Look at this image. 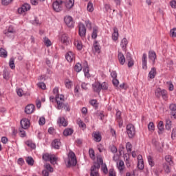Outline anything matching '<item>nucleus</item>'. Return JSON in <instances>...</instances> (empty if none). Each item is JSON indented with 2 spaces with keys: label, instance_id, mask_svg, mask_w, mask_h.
Masks as SVG:
<instances>
[{
  "label": "nucleus",
  "instance_id": "obj_38",
  "mask_svg": "<svg viewBox=\"0 0 176 176\" xmlns=\"http://www.w3.org/2000/svg\"><path fill=\"white\" fill-rule=\"evenodd\" d=\"M0 57H3L4 58L8 57V52H6L3 48L0 49Z\"/></svg>",
  "mask_w": 176,
  "mask_h": 176
},
{
  "label": "nucleus",
  "instance_id": "obj_20",
  "mask_svg": "<svg viewBox=\"0 0 176 176\" xmlns=\"http://www.w3.org/2000/svg\"><path fill=\"white\" fill-rule=\"evenodd\" d=\"M34 111H35V106H34V104H28L25 108V112L28 115L32 113Z\"/></svg>",
  "mask_w": 176,
  "mask_h": 176
},
{
  "label": "nucleus",
  "instance_id": "obj_45",
  "mask_svg": "<svg viewBox=\"0 0 176 176\" xmlns=\"http://www.w3.org/2000/svg\"><path fill=\"white\" fill-rule=\"evenodd\" d=\"M89 104L92 105L94 108H98V103H97V100H91L89 101Z\"/></svg>",
  "mask_w": 176,
  "mask_h": 176
},
{
  "label": "nucleus",
  "instance_id": "obj_13",
  "mask_svg": "<svg viewBox=\"0 0 176 176\" xmlns=\"http://www.w3.org/2000/svg\"><path fill=\"white\" fill-rule=\"evenodd\" d=\"M117 168L120 174H123L124 173V169L126 168L124 162L122 160L118 161V162H117Z\"/></svg>",
  "mask_w": 176,
  "mask_h": 176
},
{
  "label": "nucleus",
  "instance_id": "obj_31",
  "mask_svg": "<svg viewBox=\"0 0 176 176\" xmlns=\"http://www.w3.org/2000/svg\"><path fill=\"white\" fill-rule=\"evenodd\" d=\"M121 116H122V112H120V111H117L116 119H117L118 122H119L120 127H121V126L122 124Z\"/></svg>",
  "mask_w": 176,
  "mask_h": 176
},
{
  "label": "nucleus",
  "instance_id": "obj_60",
  "mask_svg": "<svg viewBox=\"0 0 176 176\" xmlns=\"http://www.w3.org/2000/svg\"><path fill=\"white\" fill-rule=\"evenodd\" d=\"M85 76H87V78H89L90 76V74H89V67H85L83 69Z\"/></svg>",
  "mask_w": 176,
  "mask_h": 176
},
{
  "label": "nucleus",
  "instance_id": "obj_9",
  "mask_svg": "<svg viewBox=\"0 0 176 176\" xmlns=\"http://www.w3.org/2000/svg\"><path fill=\"white\" fill-rule=\"evenodd\" d=\"M4 34L6 36L12 38L14 36V34H16V30H14V28H13V26H9L8 30H6L4 31Z\"/></svg>",
  "mask_w": 176,
  "mask_h": 176
},
{
  "label": "nucleus",
  "instance_id": "obj_55",
  "mask_svg": "<svg viewBox=\"0 0 176 176\" xmlns=\"http://www.w3.org/2000/svg\"><path fill=\"white\" fill-rule=\"evenodd\" d=\"M126 148L127 152H131V149L133 148L131 143L127 142L126 144Z\"/></svg>",
  "mask_w": 176,
  "mask_h": 176
},
{
  "label": "nucleus",
  "instance_id": "obj_49",
  "mask_svg": "<svg viewBox=\"0 0 176 176\" xmlns=\"http://www.w3.org/2000/svg\"><path fill=\"white\" fill-rule=\"evenodd\" d=\"M100 90H108V83L102 82L100 84Z\"/></svg>",
  "mask_w": 176,
  "mask_h": 176
},
{
  "label": "nucleus",
  "instance_id": "obj_63",
  "mask_svg": "<svg viewBox=\"0 0 176 176\" xmlns=\"http://www.w3.org/2000/svg\"><path fill=\"white\" fill-rule=\"evenodd\" d=\"M170 5L173 9H176V1L173 0L172 1L170 2Z\"/></svg>",
  "mask_w": 176,
  "mask_h": 176
},
{
  "label": "nucleus",
  "instance_id": "obj_64",
  "mask_svg": "<svg viewBox=\"0 0 176 176\" xmlns=\"http://www.w3.org/2000/svg\"><path fill=\"white\" fill-rule=\"evenodd\" d=\"M169 109H170V111H176V104H170Z\"/></svg>",
  "mask_w": 176,
  "mask_h": 176
},
{
  "label": "nucleus",
  "instance_id": "obj_56",
  "mask_svg": "<svg viewBox=\"0 0 176 176\" xmlns=\"http://www.w3.org/2000/svg\"><path fill=\"white\" fill-rule=\"evenodd\" d=\"M38 123L41 126H43V124H45V123H46V120L45 119V118L41 117L39 119Z\"/></svg>",
  "mask_w": 176,
  "mask_h": 176
},
{
  "label": "nucleus",
  "instance_id": "obj_61",
  "mask_svg": "<svg viewBox=\"0 0 176 176\" xmlns=\"http://www.w3.org/2000/svg\"><path fill=\"white\" fill-rule=\"evenodd\" d=\"M85 24L88 30H91V22H90L89 20H87L85 21Z\"/></svg>",
  "mask_w": 176,
  "mask_h": 176
},
{
  "label": "nucleus",
  "instance_id": "obj_34",
  "mask_svg": "<svg viewBox=\"0 0 176 176\" xmlns=\"http://www.w3.org/2000/svg\"><path fill=\"white\" fill-rule=\"evenodd\" d=\"M77 123L78 124L79 127L82 129V130H85V129H86V124H85V122H83V121H82L80 118H78L77 120Z\"/></svg>",
  "mask_w": 176,
  "mask_h": 176
},
{
  "label": "nucleus",
  "instance_id": "obj_47",
  "mask_svg": "<svg viewBox=\"0 0 176 176\" xmlns=\"http://www.w3.org/2000/svg\"><path fill=\"white\" fill-rule=\"evenodd\" d=\"M171 120H166V130H171Z\"/></svg>",
  "mask_w": 176,
  "mask_h": 176
},
{
  "label": "nucleus",
  "instance_id": "obj_11",
  "mask_svg": "<svg viewBox=\"0 0 176 176\" xmlns=\"http://www.w3.org/2000/svg\"><path fill=\"white\" fill-rule=\"evenodd\" d=\"M78 34L81 37L86 36V27L85 26V24L82 23L78 24Z\"/></svg>",
  "mask_w": 176,
  "mask_h": 176
},
{
  "label": "nucleus",
  "instance_id": "obj_50",
  "mask_svg": "<svg viewBox=\"0 0 176 176\" xmlns=\"http://www.w3.org/2000/svg\"><path fill=\"white\" fill-rule=\"evenodd\" d=\"M138 167L139 168V170H144V161H138Z\"/></svg>",
  "mask_w": 176,
  "mask_h": 176
},
{
  "label": "nucleus",
  "instance_id": "obj_53",
  "mask_svg": "<svg viewBox=\"0 0 176 176\" xmlns=\"http://www.w3.org/2000/svg\"><path fill=\"white\" fill-rule=\"evenodd\" d=\"M148 129L149 131H153V130H155V124H153V122H150L148 124Z\"/></svg>",
  "mask_w": 176,
  "mask_h": 176
},
{
  "label": "nucleus",
  "instance_id": "obj_16",
  "mask_svg": "<svg viewBox=\"0 0 176 176\" xmlns=\"http://www.w3.org/2000/svg\"><path fill=\"white\" fill-rule=\"evenodd\" d=\"M60 42L63 43V45H69V37H68V34H63L60 36Z\"/></svg>",
  "mask_w": 176,
  "mask_h": 176
},
{
  "label": "nucleus",
  "instance_id": "obj_17",
  "mask_svg": "<svg viewBox=\"0 0 176 176\" xmlns=\"http://www.w3.org/2000/svg\"><path fill=\"white\" fill-rule=\"evenodd\" d=\"M111 38L114 42H116V41L119 39V30H118V28H113V32L112 33Z\"/></svg>",
  "mask_w": 176,
  "mask_h": 176
},
{
  "label": "nucleus",
  "instance_id": "obj_8",
  "mask_svg": "<svg viewBox=\"0 0 176 176\" xmlns=\"http://www.w3.org/2000/svg\"><path fill=\"white\" fill-rule=\"evenodd\" d=\"M52 8L55 12H61L63 10V1H56L52 4Z\"/></svg>",
  "mask_w": 176,
  "mask_h": 176
},
{
  "label": "nucleus",
  "instance_id": "obj_5",
  "mask_svg": "<svg viewBox=\"0 0 176 176\" xmlns=\"http://www.w3.org/2000/svg\"><path fill=\"white\" fill-rule=\"evenodd\" d=\"M68 164L69 166H76V155H75V153L72 151H69L68 154Z\"/></svg>",
  "mask_w": 176,
  "mask_h": 176
},
{
  "label": "nucleus",
  "instance_id": "obj_28",
  "mask_svg": "<svg viewBox=\"0 0 176 176\" xmlns=\"http://www.w3.org/2000/svg\"><path fill=\"white\" fill-rule=\"evenodd\" d=\"M74 46L76 47V49L78 50H82L83 49V44L82 43V41L78 40H75L74 43Z\"/></svg>",
  "mask_w": 176,
  "mask_h": 176
},
{
  "label": "nucleus",
  "instance_id": "obj_18",
  "mask_svg": "<svg viewBox=\"0 0 176 176\" xmlns=\"http://www.w3.org/2000/svg\"><path fill=\"white\" fill-rule=\"evenodd\" d=\"M74 5H75V0H65V6L69 10L74 8Z\"/></svg>",
  "mask_w": 176,
  "mask_h": 176
},
{
  "label": "nucleus",
  "instance_id": "obj_51",
  "mask_svg": "<svg viewBox=\"0 0 176 176\" xmlns=\"http://www.w3.org/2000/svg\"><path fill=\"white\" fill-rule=\"evenodd\" d=\"M164 170L166 174H168L171 171V169L170 168V166L167 165V164H164Z\"/></svg>",
  "mask_w": 176,
  "mask_h": 176
},
{
  "label": "nucleus",
  "instance_id": "obj_43",
  "mask_svg": "<svg viewBox=\"0 0 176 176\" xmlns=\"http://www.w3.org/2000/svg\"><path fill=\"white\" fill-rule=\"evenodd\" d=\"M65 87L67 89H71L72 87V81L70 80H66L65 82Z\"/></svg>",
  "mask_w": 176,
  "mask_h": 176
},
{
  "label": "nucleus",
  "instance_id": "obj_3",
  "mask_svg": "<svg viewBox=\"0 0 176 176\" xmlns=\"http://www.w3.org/2000/svg\"><path fill=\"white\" fill-rule=\"evenodd\" d=\"M155 94L157 98H160V97H162L164 101H167L168 98L167 91L166 89H162V88H157Z\"/></svg>",
  "mask_w": 176,
  "mask_h": 176
},
{
  "label": "nucleus",
  "instance_id": "obj_27",
  "mask_svg": "<svg viewBox=\"0 0 176 176\" xmlns=\"http://www.w3.org/2000/svg\"><path fill=\"white\" fill-rule=\"evenodd\" d=\"M148 58L151 60L153 64L155 65V60H156V53L153 51H150L148 52Z\"/></svg>",
  "mask_w": 176,
  "mask_h": 176
},
{
  "label": "nucleus",
  "instance_id": "obj_37",
  "mask_svg": "<svg viewBox=\"0 0 176 176\" xmlns=\"http://www.w3.org/2000/svg\"><path fill=\"white\" fill-rule=\"evenodd\" d=\"M43 42L47 47H50V46H52V41H50V39H49V38L45 37L43 38Z\"/></svg>",
  "mask_w": 176,
  "mask_h": 176
},
{
  "label": "nucleus",
  "instance_id": "obj_2",
  "mask_svg": "<svg viewBox=\"0 0 176 176\" xmlns=\"http://www.w3.org/2000/svg\"><path fill=\"white\" fill-rule=\"evenodd\" d=\"M102 164H104L102 158H101V157L98 158V162L96 163L91 168V176H98V169L100 168V166Z\"/></svg>",
  "mask_w": 176,
  "mask_h": 176
},
{
  "label": "nucleus",
  "instance_id": "obj_57",
  "mask_svg": "<svg viewBox=\"0 0 176 176\" xmlns=\"http://www.w3.org/2000/svg\"><path fill=\"white\" fill-rule=\"evenodd\" d=\"M170 35L173 38H175V36H176V28H173V29L170 30Z\"/></svg>",
  "mask_w": 176,
  "mask_h": 176
},
{
  "label": "nucleus",
  "instance_id": "obj_26",
  "mask_svg": "<svg viewBox=\"0 0 176 176\" xmlns=\"http://www.w3.org/2000/svg\"><path fill=\"white\" fill-rule=\"evenodd\" d=\"M52 146L55 149H60V146H61V142H60V140L58 139H55L52 142Z\"/></svg>",
  "mask_w": 176,
  "mask_h": 176
},
{
  "label": "nucleus",
  "instance_id": "obj_1",
  "mask_svg": "<svg viewBox=\"0 0 176 176\" xmlns=\"http://www.w3.org/2000/svg\"><path fill=\"white\" fill-rule=\"evenodd\" d=\"M52 93L54 96L50 97V101L52 102H54V101H56L57 104V109H63L64 102L65 101L64 99V95L58 94V87H57L53 89Z\"/></svg>",
  "mask_w": 176,
  "mask_h": 176
},
{
  "label": "nucleus",
  "instance_id": "obj_36",
  "mask_svg": "<svg viewBox=\"0 0 176 176\" xmlns=\"http://www.w3.org/2000/svg\"><path fill=\"white\" fill-rule=\"evenodd\" d=\"M128 43H129V42L127 41V38H122V40L121 41V46L123 50L126 49Z\"/></svg>",
  "mask_w": 176,
  "mask_h": 176
},
{
  "label": "nucleus",
  "instance_id": "obj_4",
  "mask_svg": "<svg viewBox=\"0 0 176 176\" xmlns=\"http://www.w3.org/2000/svg\"><path fill=\"white\" fill-rule=\"evenodd\" d=\"M43 159L45 162H50L52 164H56L57 163V157L54 155L45 153L43 155Z\"/></svg>",
  "mask_w": 176,
  "mask_h": 176
},
{
  "label": "nucleus",
  "instance_id": "obj_24",
  "mask_svg": "<svg viewBox=\"0 0 176 176\" xmlns=\"http://www.w3.org/2000/svg\"><path fill=\"white\" fill-rule=\"evenodd\" d=\"M92 87L96 93H100V91H101V84L98 82L93 84Z\"/></svg>",
  "mask_w": 176,
  "mask_h": 176
},
{
  "label": "nucleus",
  "instance_id": "obj_23",
  "mask_svg": "<svg viewBox=\"0 0 176 176\" xmlns=\"http://www.w3.org/2000/svg\"><path fill=\"white\" fill-rule=\"evenodd\" d=\"M92 137L94 138V140L96 141V142H100V141H101V134H100L99 132H93Z\"/></svg>",
  "mask_w": 176,
  "mask_h": 176
},
{
  "label": "nucleus",
  "instance_id": "obj_62",
  "mask_svg": "<svg viewBox=\"0 0 176 176\" xmlns=\"http://www.w3.org/2000/svg\"><path fill=\"white\" fill-rule=\"evenodd\" d=\"M171 138H172V140H175V138H176V129H173L172 130Z\"/></svg>",
  "mask_w": 176,
  "mask_h": 176
},
{
  "label": "nucleus",
  "instance_id": "obj_59",
  "mask_svg": "<svg viewBox=\"0 0 176 176\" xmlns=\"http://www.w3.org/2000/svg\"><path fill=\"white\" fill-rule=\"evenodd\" d=\"M119 152H120V155H123V153H124V145H122V144L120 145Z\"/></svg>",
  "mask_w": 176,
  "mask_h": 176
},
{
  "label": "nucleus",
  "instance_id": "obj_33",
  "mask_svg": "<svg viewBox=\"0 0 176 176\" xmlns=\"http://www.w3.org/2000/svg\"><path fill=\"white\" fill-rule=\"evenodd\" d=\"M25 144L29 147L31 148V149H35V148H36V145H35V144L34 142H32V141L31 140H28L25 142Z\"/></svg>",
  "mask_w": 176,
  "mask_h": 176
},
{
  "label": "nucleus",
  "instance_id": "obj_44",
  "mask_svg": "<svg viewBox=\"0 0 176 176\" xmlns=\"http://www.w3.org/2000/svg\"><path fill=\"white\" fill-rule=\"evenodd\" d=\"M94 10V7L93 6L92 2H89L87 4V11L88 12H93Z\"/></svg>",
  "mask_w": 176,
  "mask_h": 176
},
{
  "label": "nucleus",
  "instance_id": "obj_30",
  "mask_svg": "<svg viewBox=\"0 0 176 176\" xmlns=\"http://www.w3.org/2000/svg\"><path fill=\"white\" fill-rule=\"evenodd\" d=\"M98 27L95 26V27L93 28L91 38L93 39H96L98 36Z\"/></svg>",
  "mask_w": 176,
  "mask_h": 176
},
{
  "label": "nucleus",
  "instance_id": "obj_25",
  "mask_svg": "<svg viewBox=\"0 0 176 176\" xmlns=\"http://www.w3.org/2000/svg\"><path fill=\"white\" fill-rule=\"evenodd\" d=\"M158 128V134H163V131H164V124L163 121H160L157 124Z\"/></svg>",
  "mask_w": 176,
  "mask_h": 176
},
{
  "label": "nucleus",
  "instance_id": "obj_32",
  "mask_svg": "<svg viewBox=\"0 0 176 176\" xmlns=\"http://www.w3.org/2000/svg\"><path fill=\"white\" fill-rule=\"evenodd\" d=\"M25 160L28 166H34V158L32 157H26Z\"/></svg>",
  "mask_w": 176,
  "mask_h": 176
},
{
  "label": "nucleus",
  "instance_id": "obj_6",
  "mask_svg": "<svg viewBox=\"0 0 176 176\" xmlns=\"http://www.w3.org/2000/svg\"><path fill=\"white\" fill-rule=\"evenodd\" d=\"M126 133L129 138H133L135 135V128L134 125L129 124L126 126Z\"/></svg>",
  "mask_w": 176,
  "mask_h": 176
},
{
  "label": "nucleus",
  "instance_id": "obj_42",
  "mask_svg": "<svg viewBox=\"0 0 176 176\" xmlns=\"http://www.w3.org/2000/svg\"><path fill=\"white\" fill-rule=\"evenodd\" d=\"M147 159H148L149 166H151V167H153V166H155V162H153V158L152 157V156L148 155L147 157Z\"/></svg>",
  "mask_w": 176,
  "mask_h": 176
},
{
  "label": "nucleus",
  "instance_id": "obj_46",
  "mask_svg": "<svg viewBox=\"0 0 176 176\" xmlns=\"http://www.w3.org/2000/svg\"><path fill=\"white\" fill-rule=\"evenodd\" d=\"M89 156L92 160H94L96 159V155L94 154V150L93 148H90L89 151Z\"/></svg>",
  "mask_w": 176,
  "mask_h": 176
},
{
  "label": "nucleus",
  "instance_id": "obj_35",
  "mask_svg": "<svg viewBox=\"0 0 176 176\" xmlns=\"http://www.w3.org/2000/svg\"><path fill=\"white\" fill-rule=\"evenodd\" d=\"M73 133H74V130H72L71 129H66L63 131V135L65 137H67V135H71Z\"/></svg>",
  "mask_w": 176,
  "mask_h": 176
},
{
  "label": "nucleus",
  "instance_id": "obj_48",
  "mask_svg": "<svg viewBox=\"0 0 176 176\" xmlns=\"http://www.w3.org/2000/svg\"><path fill=\"white\" fill-rule=\"evenodd\" d=\"M16 91L19 97H23V96H24V91H23L22 89L18 88L16 89Z\"/></svg>",
  "mask_w": 176,
  "mask_h": 176
},
{
  "label": "nucleus",
  "instance_id": "obj_14",
  "mask_svg": "<svg viewBox=\"0 0 176 176\" xmlns=\"http://www.w3.org/2000/svg\"><path fill=\"white\" fill-rule=\"evenodd\" d=\"M142 69L146 71L148 69V56L146 54H143L142 57Z\"/></svg>",
  "mask_w": 176,
  "mask_h": 176
},
{
  "label": "nucleus",
  "instance_id": "obj_12",
  "mask_svg": "<svg viewBox=\"0 0 176 176\" xmlns=\"http://www.w3.org/2000/svg\"><path fill=\"white\" fill-rule=\"evenodd\" d=\"M57 124L59 127H67V126H68V121H67L64 117H59L57 120Z\"/></svg>",
  "mask_w": 176,
  "mask_h": 176
},
{
  "label": "nucleus",
  "instance_id": "obj_10",
  "mask_svg": "<svg viewBox=\"0 0 176 176\" xmlns=\"http://www.w3.org/2000/svg\"><path fill=\"white\" fill-rule=\"evenodd\" d=\"M65 23L67 27L69 28H74V19H72V16H67L65 17Z\"/></svg>",
  "mask_w": 176,
  "mask_h": 176
},
{
  "label": "nucleus",
  "instance_id": "obj_29",
  "mask_svg": "<svg viewBox=\"0 0 176 176\" xmlns=\"http://www.w3.org/2000/svg\"><path fill=\"white\" fill-rule=\"evenodd\" d=\"M155 76H156V68L153 67L148 73V78L150 79H155Z\"/></svg>",
  "mask_w": 176,
  "mask_h": 176
},
{
  "label": "nucleus",
  "instance_id": "obj_58",
  "mask_svg": "<svg viewBox=\"0 0 176 176\" xmlns=\"http://www.w3.org/2000/svg\"><path fill=\"white\" fill-rule=\"evenodd\" d=\"M19 135L22 138H23V137H25V135H26L25 131H24V129H23V128L19 130Z\"/></svg>",
  "mask_w": 176,
  "mask_h": 176
},
{
  "label": "nucleus",
  "instance_id": "obj_22",
  "mask_svg": "<svg viewBox=\"0 0 176 176\" xmlns=\"http://www.w3.org/2000/svg\"><path fill=\"white\" fill-rule=\"evenodd\" d=\"M118 61L121 65H124L126 63V58L122 52H118Z\"/></svg>",
  "mask_w": 176,
  "mask_h": 176
},
{
  "label": "nucleus",
  "instance_id": "obj_41",
  "mask_svg": "<svg viewBox=\"0 0 176 176\" xmlns=\"http://www.w3.org/2000/svg\"><path fill=\"white\" fill-rule=\"evenodd\" d=\"M165 160L170 164V166L173 165V157L171 155H166L165 156Z\"/></svg>",
  "mask_w": 176,
  "mask_h": 176
},
{
  "label": "nucleus",
  "instance_id": "obj_52",
  "mask_svg": "<svg viewBox=\"0 0 176 176\" xmlns=\"http://www.w3.org/2000/svg\"><path fill=\"white\" fill-rule=\"evenodd\" d=\"M38 87L42 89V90H46V84L44 82H39L37 84Z\"/></svg>",
  "mask_w": 176,
  "mask_h": 176
},
{
  "label": "nucleus",
  "instance_id": "obj_54",
  "mask_svg": "<svg viewBox=\"0 0 176 176\" xmlns=\"http://www.w3.org/2000/svg\"><path fill=\"white\" fill-rule=\"evenodd\" d=\"M45 168L47 170V171H50V173H53L54 170L52 166H50V164H45Z\"/></svg>",
  "mask_w": 176,
  "mask_h": 176
},
{
  "label": "nucleus",
  "instance_id": "obj_39",
  "mask_svg": "<svg viewBox=\"0 0 176 176\" xmlns=\"http://www.w3.org/2000/svg\"><path fill=\"white\" fill-rule=\"evenodd\" d=\"M9 66L11 69H14L16 68V65H14V58H11L9 61Z\"/></svg>",
  "mask_w": 176,
  "mask_h": 176
},
{
  "label": "nucleus",
  "instance_id": "obj_40",
  "mask_svg": "<svg viewBox=\"0 0 176 176\" xmlns=\"http://www.w3.org/2000/svg\"><path fill=\"white\" fill-rule=\"evenodd\" d=\"M74 70L76 72H80L82 71V65L80 63H76L74 66Z\"/></svg>",
  "mask_w": 176,
  "mask_h": 176
},
{
  "label": "nucleus",
  "instance_id": "obj_15",
  "mask_svg": "<svg viewBox=\"0 0 176 176\" xmlns=\"http://www.w3.org/2000/svg\"><path fill=\"white\" fill-rule=\"evenodd\" d=\"M30 120L27 118H23L21 120V126L22 129H24L25 130H27L30 127Z\"/></svg>",
  "mask_w": 176,
  "mask_h": 176
},
{
  "label": "nucleus",
  "instance_id": "obj_7",
  "mask_svg": "<svg viewBox=\"0 0 176 176\" xmlns=\"http://www.w3.org/2000/svg\"><path fill=\"white\" fill-rule=\"evenodd\" d=\"M31 9V6L28 3H24L19 8H18V13L19 14H25V12H28Z\"/></svg>",
  "mask_w": 176,
  "mask_h": 176
},
{
  "label": "nucleus",
  "instance_id": "obj_19",
  "mask_svg": "<svg viewBox=\"0 0 176 176\" xmlns=\"http://www.w3.org/2000/svg\"><path fill=\"white\" fill-rule=\"evenodd\" d=\"M126 60L128 61V67L129 68H131L133 65H134V60H133V58H131V54L130 53H126Z\"/></svg>",
  "mask_w": 176,
  "mask_h": 176
},
{
  "label": "nucleus",
  "instance_id": "obj_21",
  "mask_svg": "<svg viewBox=\"0 0 176 176\" xmlns=\"http://www.w3.org/2000/svg\"><path fill=\"white\" fill-rule=\"evenodd\" d=\"M65 57L68 63H72L75 60V54L72 52H67Z\"/></svg>",
  "mask_w": 176,
  "mask_h": 176
}]
</instances>
